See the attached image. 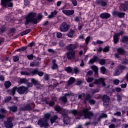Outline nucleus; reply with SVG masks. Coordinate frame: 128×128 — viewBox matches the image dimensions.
<instances>
[{
    "mask_svg": "<svg viewBox=\"0 0 128 128\" xmlns=\"http://www.w3.org/2000/svg\"><path fill=\"white\" fill-rule=\"evenodd\" d=\"M68 28H70V26L66 22H64L60 26L59 30L60 32H66L68 30Z\"/></svg>",
    "mask_w": 128,
    "mask_h": 128,
    "instance_id": "423d86ee",
    "label": "nucleus"
},
{
    "mask_svg": "<svg viewBox=\"0 0 128 128\" xmlns=\"http://www.w3.org/2000/svg\"><path fill=\"white\" fill-rule=\"evenodd\" d=\"M94 84H102L103 86H106V84L104 83V78H100L99 79L96 80L94 82Z\"/></svg>",
    "mask_w": 128,
    "mask_h": 128,
    "instance_id": "4468645a",
    "label": "nucleus"
},
{
    "mask_svg": "<svg viewBox=\"0 0 128 128\" xmlns=\"http://www.w3.org/2000/svg\"><path fill=\"white\" fill-rule=\"evenodd\" d=\"M55 110H56V112H60V110H62V108H60V106H56Z\"/></svg>",
    "mask_w": 128,
    "mask_h": 128,
    "instance_id": "f704fd0d",
    "label": "nucleus"
},
{
    "mask_svg": "<svg viewBox=\"0 0 128 128\" xmlns=\"http://www.w3.org/2000/svg\"><path fill=\"white\" fill-rule=\"evenodd\" d=\"M117 50L118 54H124V50L122 48H119Z\"/></svg>",
    "mask_w": 128,
    "mask_h": 128,
    "instance_id": "473e14b6",
    "label": "nucleus"
},
{
    "mask_svg": "<svg viewBox=\"0 0 128 128\" xmlns=\"http://www.w3.org/2000/svg\"><path fill=\"white\" fill-rule=\"evenodd\" d=\"M109 128H116V126L114 124H111L109 126Z\"/></svg>",
    "mask_w": 128,
    "mask_h": 128,
    "instance_id": "774afa93",
    "label": "nucleus"
},
{
    "mask_svg": "<svg viewBox=\"0 0 128 128\" xmlns=\"http://www.w3.org/2000/svg\"><path fill=\"white\" fill-rule=\"evenodd\" d=\"M42 14H39L38 16V20H42Z\"/></svg>",
    "mask_w": 128,
    "mask_h": 128,
    "instance_id": "052dcab7",
    "label": "nucleus"
},
{
    "mask_svg": "<svg viewBox=\"0 0 128 128\" xmlns=\"http://www.w3.org/2000/svg\"><path fill=\"white\" fill-rule=\"evenodd\" d=\"M100 72L101 74H104V72H106V68L104 67V66H102L100 68Z\"/></svg>",
    "mask_w": 128,
    "mask_h": 128,
    "instance_id": "e433bc0d",
    "label": "nucleus"
},
{
    "mask_svg": "<svg viewBox=\"0 0 128 128\" xmlns=\"http://www.w3.org/2000/svg\"><path fill=\"white\" fill-rule=\"evenodd\" d=\"M50 114H46L44 115V118L40 119L38 124L39 126H40V128H46V126H48V120H50Z\"/></svg>",
    "mask_w": 128,
    "mask_h": 128,
    "instance_id": "20e7f679",
    "label": "nucleus"
},
{
    "mask_svg": "<svg viewBox=\"0 0 128 128\" xmlns=\"http://www.w3.org/2000/svg\"><path fill=\"white\" fill-rule=\"evenodd\" d=\"M100 18H105L106 20H107V18H110V14L104 12L100 14Z\"/></svg>",
    "mask_w": 128,
    "mask_h": 128,
    "instance_id": "f3484780",
    "label": "nucleus"
},
{
    "mask_svg": "<svg viewBox=\"0 0 128 128\" xmlns=\"http://www.w3.org/2000/svg\"><path fill=\"white\" fill-rule=\"evenodd\" d=\"M56 14H58L56 10H54L53 12H52L48 16V18H54V16H56Z\"/></svg>",
    "mask_w": 128,
    "mask_h": 128,
    "instance_id": "5701e85b",
    "label": "nucleus"
},
{
    "mask_svg": "<svg viewBox=\"0 0 128 128\" xmlns=\"http://www.w3.org/2000/svg\"><path fill=\"white\" fill-rule=\"evenodd\" d=\"M72 70L70 67H68L66 68V72H72Z\"/></svg>",
    "mask_w": 128,
    "mask_h": 128,
    "instance_id": "bf43d9fd",
    "label": "nucleus"
},
{
    "mask_svg": "<svg viewBox=\"0 0 128 128\" xmlns=\"http://www.w3.org/2000/svg\"><path fill=\"white\" fill-rule=\"evenodd\" d=\"M12 0H2L1 4L3 6H8V8H12Z\"/></svg>",
    "mask_w": 128,
    "mask_h": 128,
    "instance_id": "0eeeda50",
    "label": "nucleus"
},
{
    "mask_svg": "<svg viewBox=\"0 0 128 128\" xmlns=\"http://www.w3.org/2000/svg\"><path fill=\"white\" fill-rule=\"evenodd\" d=\"M13 60L14 62H18V56H13Z\"/></svg>",
    "mask_w": 128,
    "mask_h": 128,
    "instance_id": "603ef678",
    "label": "nucleus"
},
{
    "mask_svg": "<svg viewBox=\"0 0 128 128\" xmlns=\"http://www.w3.org/2000/svg\"><path fill=\"white\" fill-rule=\"evenodd\" d=\"M0 114H4L6 112V110L4 108L0 109Z\"/></svg>",
    "mask_w": 128,
    "mask_h": 128,
    "instance_id": "09e8293b",
    "label": "nucleus"
},
{
    "mask_svg": "<svg viewBox=\"0 0 128 128\" xmlns=\"http://www.w3.org/2000/svg\"><path fill=\"white\" fill-rule=\"evenodd\" d=\"M99 64H100L101 65L104 64H106V60L102 59V60H100Z\"/></svg>",
    "mask_w": 128,
    "mask_h": 128,
    "instance_id": "ea45409f",
    "label": "nucleus"
},
{
    "mask_svg": "<svg viewBox=\"0 0 128 128\" xmlns=\"http://www.w3.org/2000/svg\"><path fill=\"white\" fill-rule=\"evenodd\" d=\"M31 82L34 86H37V88H40V84L38 82V80H36L34 78L31 79Z\"/></svg>",
    "mask_w": 128,
    "mask_h": 128,
    "instance_id": "6ab92c4d",
    "label": "nucleus"
},
{
    "mask_svg": "<svg viewBox=\"0 0 128 128\" xmlns=\"http://www.w3.org/2000/svg\"><path fill=\"white\" fill-rule=\"evenodd\" d=\"M126 13L118 11H113L112 16H118V18H122L124 16Z\"/></svg>",
    "mask_w": 128,
    "mask_h": 128,
    "instance_id": "9b49d317",
    "label": "nucleus"
},
{
    "mask_svg": "<svg viewBox=\"0 0 128 128\" xmlns=\"http://www.w3.org/2000/svg\"><path fill=\"white\" fill-rule=\"evenodd\" d=\"M110 100V97L106 95H104L102 97L103 104L104 106H106L108 104V102Z\"/></svg>",
    "mask_w": 128,
    "mask_h": 128,
    "instance_id": "f8f14e48",
    "label": "nucleus"
},
{
    "mask_svg": "<svg viewBox=\"0 0 128 128\" xmlns=\"http://www.w3.org/2000/svg\"><path fill=\"white\" fill-rule=\"evenodd\" d=\"M84 66V60H81V63L80 64V66Z\"/></svg>",
    "mask_w": 128,
    "mask_h": 128,
    "instance_id": "69168bd1",
    "label": "nucleus"
},
{
    "mask_svg": "<svg viewBox=\"0 0 128 128\" xmlns=\"http://www.w3.org/2000/svg\"><path fill=\"white\" fill-rule=\"evenodd\" d=\"M4 124L6 128H12L14 126V124H12V121L10 118H8L7 121L4 122Z\"/></svg>",
    "mask_w": 128,
    "mask_h": 128,
    "instance_id": "1a4fd4ad",
    "label": "nucleus"
},
{
    "mask_svg": "<svg viewBox=\"0 0 128 128\" xmlns=\"http://www.w3.org/2000/svg\"><path fill=\"white\" fill-rule=\"evenodd\" d=\"M36 14L34 12H30L26 17L25 24L27 26L30 22H32L33 24H38V19L34 18Z\"/></svg>",
    "mask_w": 128,
    "mask_h": 128,
    "instance_id": "7ed1b4c3",
    "label": "nucleus"
},
{
    "mask_svg": "<svg viewBox=\"0 0 128 128\" xmlns=\"http://www.w3.org/2000/svg\"><path fill=\"white\" fill-rule=\"evenodd\" d=\"M48 51L49 52H51L52 54H54V52H56L54 50L52 49V48H49L48 50Z\"/></svg>",
    "mask_w": 128,
    "mask_h": 128,
    "instance_id": "13d9d810",
    "label": "nucleus"
},
{
    "mask_svg": "<svg viewBox=\"0 0 128 128\" xmlns=\"http://www.w3.org/2000/svg\"><path fill=\"white\" fill-rule=\"evenodd\" d=\"M113 83L114 84L118 86V84H120V80L118 79H116L113 80Z\"/></svg>",
    "mask_w": 128,
    "mask_h": 128,
    "instance_id": "c03bdc74",
    "label": "nucleus"
},
{
    "mask_svg": "<svg viewBox=\"0 0 128 128\" xmlns=\"http://www.w3.org/2000/svg\"><path fill=\"white\" fill-rule=\"evenodd\" d=\"M29 32H30V29H28L25 31H24V32L21 33V36H25V34H28Z\"/></svg>",
    "mask_w": 128,
    "mask_h": 128,
    "instance_id": "2f4dec72",
    "label": "nucleus"
},
{
    "mask_svg": "<svg viewBox=\"0 0 128 128\" xmlns=\"http://www.w3.org/2000/svg\"><path fill=\"white\" fill-rule=\"evenodd\" d=\"M67 58L69 60H74L76 56V52L72 50L67 53Z\"/></svg>",
    "mask_w": 128,
    "mask_h": 128,
    "instance_id": "ddd939ff",
    "label": "nucleus"
},
{
    "mask_svg": "<svg viewBox=\"0 0 128 128\" xmlns=\"http://www.w3.org/2000/svg\"><path fill=\"white\" fill-rule=\"evenodd\" d=\"M74 48H76V45L71 44L70 46V50H74Z\"/></svg>",
    "mask_w": 128,
    "mask_h": 128,
    "instance_id": "58836bf2",
    "label": "nucleus"
},
{
    "mask_svg": "<svg viewBox=\"0 0 128 128\" xmlns=\"http://www.w3.org/2000/svg\"><path fill=\"white\" fill-rule=\"evenodd\" d=\"M10 100H12V97L10 96L6 97L5 98V102H8L10 101Z\"/></svg>",
    "mask_w": 128,
    "mask_h": 128,
    "instance_id": "a18cd8bd",
    "label": "nucleus"
},
{
    "mask_svg": "<svg viewBox=\"0 0 128 128\" xmlns=\"http://www.w3.org/2000/svg\"><path fill=\"white\" fill-rule=\"evenodd\" d=\"M37 74H38V76H44V72L38 71Z\"/></svg>",
    "mask_w": 128,
    "mask_h": 128,
    "instance_id": "6e6d98bb",
    "label": "nucleus"
},
{
    "mask_svg": "<svg viewBox=\"0 0 128 128\" xmlns=\"http://www.w3.org/2000/svg\"><path fill=\"white\" fill-rule=\"evenodd\" d=\"M27 58L29 60H34V55L32 54H30V55H28Z\"/></svg>",
    "mask_w": 128,
    "mask_h": 128,
    "instance_id": "8fccbe9b",
    "label": "nucleus"
},
{
    "mask_svg": "<svg viewBox=\"0 0 128 128\" xmlns=\"http://www.w3.org/2000/svg\"><path fill=\"white\" fill-rule=\"evenodd\" d=\"M74 20L75 22H79L80 21V18L79 17H78V16H76L74 18Z\"/></svg>",
    "mask_w": 128,
    "mask_h": 128,
    "instance_id": "e2e57ef3",
    "label": "nucleus"
},
{
    "mask_svg": "<svg viewBox=\"0 0 128 128\" xmlns=\"http://www.w3.org/2000/svg\"><path fill=\"white\" fill-rule=\"evenodd\" d=\"M70 112L74 114L76 118L78 120H80L84 118H90V116H94V114L92 112H88V109H84V110H81L80 111H76V110H71Z\"/></svg>",
    "mask_w": 128,
    "mask_h": 128,
    "instance_id": "f257e3e1",
    "label": "nucleus"
},
{
    "mask_svg": "<svg viewBox=\"0 0 128 128\" xmlns=\"http://www.w3.org/2000/svg\"><path fill=\"white\" fill-rule=\"evenodd\" d=\"M122 42H128V38L127 36H126L123 37V38L122 39Z\"/></svg>",
    "mask_w": 128,
    "mask_h": 128,
    "instance_id": "79ce46f5",
    "label": "nucleus"
},
{
    "mask_svg": "<svg viewBox=\"0 0 128 128\" xmlns=\"http://www.w3.org/2000/svg\"><path fill=\"white\" fill-rule=\"evenodd\" d=\"M99 60L98 56H94L92 58H91L88 62V64H92L94 62H98Z\"/></svg>",
    "mask_w": 128,
    "mask_h": 128,
    "instance_id": "dca6fc26",
    "label": "nucleus"
},
{
    "mask_svg": "<svg viewBox=\"0 0 128 128\" xmlns=\"http://www.w3.org/2000/svg\"><path fill=\"white\" fill-rule=\"evenodd\" d=\"M76 82V79L72 77H70L69 80H68V86H72Z\"/></svg>",
    "mask_w": 128,
    "mask_h": 128,
    "instance_id": "b1692460",
    "label": "nucleus"
},
{
    "mask_svg": "<svg viewBox=\"0 0 128 128\" xmlns=\"http://www.w3.org/2000/svg\"><path fill=\"white\" fill-rule=\"evenodd\" d=\"M90 36H88L86 38L85 41H86V44H88V42H90Z\"/></svg>",
    "mask_w": 128,
    "mask_h": 128,
    "instance_id": "de8ad7c7",
    "label": "nucleus"
},
{
    "mask_svg": "<svg viewBox=\"0 0 128 128\" xmlns=\"http://www.w3.org/2000/svg\"><path fill=\"white\" fill-rule=\"evenodd\" d=\"M78 98L79 100H83L85 104H86L88 102L90 104H96V100L90 99L92 98V96L90 94H82L78 96Z\"/></svg>",
    "mask_w": 128,
    "mask_h": 128,
    "instance_id": "f03ea898",
    "label": "nucleus"
},
{
    "mask_svg": "<svg viewBox=\"0 0 128 128\" xmlns=\"http://www.w3.org/2000/svg\"><path fill=\"white\" fill-rule=\"evenodd\" d=\"M92 80H94V78H88L87 79L88 82H92Z\"/></svg>",
    "mask_w": 128,
    "mask_h": 128,
    "instance_id": "4d7b16f0",
    "label": "nucleus"
},
{
    "mask_svg": "<svg viewBox=\"0 0 128 128\" xmlns=\"http://www.w3.org/2000/svg\"><path fill=\"white\" fill-rule=\"evenodd\" d=\"M62 12H63L64 14H66V16H72V14H74V10H62Z\"/></svg>",
    "mask_w": 128,
    "mask_h": 128,
    "instance_id": "2eb2a0df",
    "label": "nucleus"
},
{
    "mask_svg": "<svg viewBox=\"0 0 128 128\" xmlns=\"http://www.w3.org/2000/svg\"><path fill=\"white\" fill-rule=\"evenodd\" d=\"M32 108L30 107V105H27L26 107V108H24L23 109V110H31Z\"/></svg>",
    "mask_w": 128,
    "mask_h": 128,
    "instance_id": "864d4df0",
    "label": "nucleus"
},
{
    "mask_svg": "<svg viewBox=\"0 0 128 128\" xmlns=\"http://www.w3.org/2000/svg\"><path fill=\"white\" fill-rule=\"evenodd\" d=\"M74 30H70L68 34V36L69 38H72L74 36Z\"/></svg>",
    "mask_w": 128,
    "mask_h": 128,
    "instance_id": "7c9ffc66",
    "label": "nucleus"
},
{
    "mask_svg": "<svg viewBox=\"0 0 128 128\" xmlns=\"http://www.w3.org/2000/svg\"><path fill=\"white\" fill-rule=\"evenodd\" d=\"M16 110H18V108H16V106H12V107H11L10 108V110L13 112H16Z\"/></svg>",
    "mask_w": 128,
    "mask_h": 128,
    "instance_id": "a19ab883",
    "label": "nucleus"
},
{
    "mask_svg": "<svg viewBox=\"0 0 128 128\" xmlns=\"http://www.w3.org/2000/svg\"><path fill=\"white\" fill-rule=\"evenodd\" d=\"M38 69H33L32 71H30V74H31L32 76H36V74H38Z\"/></svg>",
    "mask_w": 128,
    "mask_h": 128,
    "instance_id": "a878e982",
    "label": "nucleus"
},
{
    "mask_svg": "<svg viewBox=\"0 0 128 128\" xmlns=\"http://www.w3.org/2000/svg\"><path fill=\"white\" fill-rule=\"evenodd\" d=\"M124 32L121 31L119 33H116L114 35L113 38L114 44H116L117 42H118V40H120V36H122Z\"/></svg>",
    "mask_w": 128,
    "mask_h": 128,
    "instance_id": "6e6552de",
    "label": "nucleus"
},
{
    "mask_svg": "<svg viewBox=\"0 0 128 128\" xmlns=\"http://www.w3.org/2000/svg\"><path fill=\"white\" fill-rule=\"evenodd\" d=\"M91 68L92 70H94L96 74H98V67L94 65L91 66Z\"/></svg>",
    "mask_w": 128,
    "mask_h": 128,
    "instance_id": "cd10ccee",
    "label": "nucleus"
},
{
    "mask_svg": "<svg viewBox=\"0 0 128 128\" xmlns=\"http://www.w3.org/2000/svg\"><path fill=\"white\" fill-rule=\"evenodd\" d=\"M114 116H122V113L120 112H118L114 114Z\"/></svg>",
    "mask_w": 128,
    "mask_h": 128,
    "instance_id": "5fc2aeb1",
    "label": "nucleus"
},
{
    "mask_svg": "<svg viewBox=\"0 0 128 128\" xmlns=\"http://www.w3.org/2000/svg\"><path fill=\"white\" fill-rule=\"evenodd\" d=\"M56 120H58V116L55 115V116H53L52 118L50 119L51 124H54V122H56Z\"/></svg>",
    "mask_w": 128,
    "mask_h": 128,
    "instance_id": "c756f323",
    "label": "nucleus"
},
{
    "mask_svg": "<svg viewBox=\"0 0 128 128\" xmlns=\"http://www.w3.org/2000/svg\"><path fill=\"white\" fill-rule=\"evenodd\" d=\"M64 124H68L70 122V118H68V116H66V118H64Z\"/></svg>",
    "mask_w": 128,
    "mask_h": 128,
    "instance_id": "bb28decb",
    "label": "nucleus"
},
{
    "mask_svg": "<svg viewBox=\"0 0 128 128\" xmlns=\"http://www.w3.org/2000/svg\"><path fill=\"white\" fill-rule=\"evenodd\" d=\"M44 80H50V75L45 74L44 76Z\"/></svg>",
    "mask_w": 128,
    "mask_h": 128,
    "instance_id": "37998d69",
    "label": "nucleus"
},
{
    "mask_svg": "<svg viewBox=\"0 0 128 128\" xmlns=\"http://www.w3.org/2000/svg\"><path fill=\"white\" fill-rule=\"evenodd\" d=\"M74 74L78 73V69L77 68H74Z\"/></svg>",
    "mask_w": 128,
    "mask_h": 128,
    "instance_id": "0e129e2a",
    "label": "nucleus"
},
{
    "mask_svg": "<svg viewBox=\"0 0 128 128\" xmlns=\"http://www.w3.org/2000/svg\"><path fill=\"white\" fill-rule=\"evenodd\" d=\"M20 84H26L28 82V80L26 78H20L18 82Z\"/></svg>",
    "mask_w": 128,
    "mask_h": 128,
    "instance_id": "393cba45",
    "label": "nucleus"
},
{
    "mask_svg": "<svg viewBox=\"0 0 128 128\" xmlns=\"http://www.w3.org/2000/svg\"><path fill=\"white\" fill-rule=\"evenodd\" d=\"M30 66L34 67V66H40V62L38 61H34L33 62H32L30 64Z\"/></svg>",
    "mask_w": 128,
    "mask_h": 128,
    "instance_id": "4be33fe9",
    "label": "nucleus"
},
{
    "mask_svg": "<svg viewBox=\"0 0 128 128\" xmlns=\"http://www.w3.org/2000/svg\"><path fill=\"white\" fill-rule=\"evenodd\" d=\"M70 0L72 2L73 6H74L78 5V2L76 1V0Z\"/></svg>",
    "mask_w": 128,
    "mask_h": 128,
    "instance_id": "4c0bfd02",
    "label": "nucleus"
},
{
    "mask_svg": "<svg viewBox=\"0 0 128 128\" xmlns=\"http://www.w3.org/2000/svg\"><path fill=\"white\" fill-rule=\"evenodd\" d=\"M108 50H110V47L109 46H106L105 48H104L103 49H102V51L104 52H108Z\"/></svg>",
    "mask_w": 128,
    "mask_h": 128,
    "instance_id": "c9c22d12",
    "label": "nucleus"
},
{
    "mask_svg": "<svg viewBox=\"0 0 128 128\" xmlns=\"http://www.w3.org/2000/svg\"><path fill=\"white\" fill-rule=\"evenodd\" d=\"M57 38H62V33L60 32H58L56 34Z\"/></svg>",
    "mask_w": 128,
    "mask_h": 128,
    "instance_id": "680f3d73",
    "label": "nucleus"
},
{
    "mask_svg": "<svg viewBox=\"0 0 128 128\" xmlns=\"http://www.w3.org/2000/svg\"><path fill=\"white\" fill-rule=\"evenodd\" d=\"M96 2L98 4H100L102 6H106V2L102 0H96Z\"/></svg>",
    "mask_w": 128,
    "mask_h": 128,
    "instance_id": "aec40b11",
    "label": "nucleus"
},
{
    "mask_svg": "<svg viewBox=\"0 0 128 128\" xmlns=\"http://www.w3.org/2000/svg\"><path fill=\"white\" fill-rule=\"evenodd\" d=\"M4 86L6 88H8L12 86V83L10 81H7L4 83Z\"/></svg>",
    "mask_w": 128,
    "mask_h": 128,
    "instance_id": "c85d7f7f",
    "label": "nucleus"
},
{
    "mask_svg": "<svg viewBox=\"0 0 128 128\" xmlns=\"http://www.w3.org/2000/svg\"><path fill=\"white\" fill-rule=\"evenodd\" d=\"M60 100H62L64 102H66L67 99L66 96H63L60 98Z\"/></svg>",
    "mask_w": 128,
    "mask_h": 128,
    "instance_id": "49530a36",
    "label": "nucleus"
},
{
    "mask_svg": "<svg viewBox=\"0 0 128 128\" xmlns=\"http://www.w3.org/2000/svg\"><path fill=\"white\" fill-rule=\"evenodd\" d=\"M120 10L121 12H126L128 10V6L124 4H121L120 6Z\"/></svg>",
    "mask_w": 128,
    "mask_h": 128,
    "instance_id": "a211bd4d",
    "label": "nucleus"
},
{
    "mask_svg": "<svg viewBox=\"0 0 128 128\" xmlns=\"http://www.w3.org/2000/svg\"><path fill=\"white\" fill-rule=\"evenodd\" d=\"M124 70V67L122 66H118V68L114 72V76H120L122 72V70Z\"/></svg>",
    "mask_w": 128,
    "mask_h": 128,
    "instance_id": "9d476101",
    "label": "nucleus"
},
{
    "mask_svg": "<svg viewBox=\"0 0 128 128\" xmlns=\"http://www.w3.org/2000/svg\"><path fill=\"white\" fill-rule=\"evenodd\" d=\"M82 82L81 80H77L76 83V86H80V84H82Z\"/></svg>",
    "mask_w": 128,
    "mask_h": 128,
    "instance_id": "3c124183",
    "label": "nucleus"
},
{
    "mask_svg": "<svg viewBox=\"0 0 128 128\" xmlns=\"http://www.w3.org/2000/svg\"><path fill=\"white\" fill-rule=\"evenodd\" d=\"M21 74L24 76H30V72L28 71H23L20 72Z\"/></svg>",
    "mask_w": 128,
    "mask_h": 128,
    "instance_id": "72a5a7b5",
    "label": "nucleus"
},
{
    "mask_svg": "<svg viewBox=\"0 0 128 128\" xmlns=\"http://www.w3.org/2000/svg\"><path fill=\"white\" fill-rule=\"evenodd\" d=\"M16 90L20 94H24V92H26V90H28V88L24 86L19 87L18 88L16 87H14L11 90L10 94H12V96H14Z\"/></svg>",
    "mask_w": 128,
    "mask_h": 128,
    "instance_id": "39448f33",
    "label": "nucleus"
},
{
    "mask_svg": "<svg viewBox=\"0 0 128 128\" xmlns=\"http://www.w3.org/2000/svg\"><path fill=\"white\" fill-rule=\"evenodd\" d=\"M56 62V60H52V70H56V68H58V64Z\"/></svg>",
    "mask_w": 128,
    "mask_h": 128,
    "instance_id": "412c9836",
    "label": "nucleus"
},
{
    "mask_svg": "<svg viewBox=\"0 0 128 128\" xmlns=\"http://www.w3.org/2000/svg\"><path fill=\"white\" fill-rule=\"evenodd\" d=\"M24 4L25 6H28V4H30V2L28 0H25Z\"/></svg>",
    "mask_w": 128,
    "mask_h": 128,
    "instance_id": "338daca9",
    "label": "nucleus"
}]
</instances>
